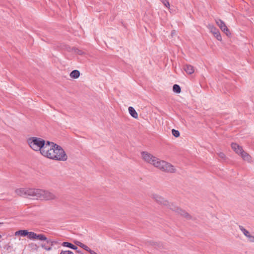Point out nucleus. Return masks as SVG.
<instances>
[{"instance_id": "4468645a", "label": "nucleus", "mask_w": 254, "mask_h": 254, "mask_svg": "<svg viewBox=\"0 0 254 254\" xmlns=\"http://www.w3.org/2000/svg\"><path fill=\"white\" fill-rule=\"evenodd\" d=\"M80 76V72L78 70H74L72 71L70 73V77L76 79L78 78Z\"/></svg>"}, {"instance_id": "9d476101", "label": "nucleus", "mask_w": 254, "mask_h": 254, "mask_svg": "<svg viewBox=\"0 0 254 254\" xmlns=\"http://www.w3.org/2000/svg\"><path fill=\"white\" fill-rule=\"evenodd\" d=\"M43 241H45V243L41 244V247L47 251H51L52 250V246L53 245V241L47 238V240H44Z\"/></svg>"}, {"instance_id": "aec40b11", "label": "nucleus", "mask_w": 254, "mask_h": 254, "mask_svg": "<svg viewBox=\"0 0 254 254\" xmlns=\"http://www.w3.org/2000/svg\"><path fill=\"white\" fill-rule=\"evenodd\" d=\"M27 238L30 240H34L35 233L33 232H28Z\"/></svg>"}, {"instance_id": "a211bd4d", "label": "nucleus", "mask_w": 254, "mask_h": 254, "mask_svg": "<svg viewBox=\"0 0 254 254\" xmlns=\"http://www.w3.org/2000/svg\"><path fill=\"white\" fill-rule=\"evenodd\" d=\"M28 231L26 230H21L16 231L15 233V235H20L22 236H26L28 234Z\"/></svg>"}, {"instance_id": "412c9836", "label": "nucleus", "mask_w": 254, "mask_h": 254, "mask_svg": "<svg viewBox=\"0 0 254 254\" xmlns=\"http://www.w3.org/2000/svg\"><path fill=\"white\" fill-rule=\"evenodd\" d=\"M76 244L78 246H79V247H80L81 248H82L83 249H84L85 250H86V251H87V250H88V249H89V247H87V246H86L85 245L82 244L81 242H77L76 243Z\"/></svg>"}, {"instance_id": "b1692460", "label": "nucleus", "mask_w": 254, "mask_h": 254, "mask_svg": "<svg viewBox=\"0 0 254 254\" xmlns=\"http://www.w3.org/2000/svg\"><path fill=\"white\" fill-rule=\"evenodd\" d=\"M161 1L166 7H170V3L168 0H161Z\"/></svg>"}, {"instance_id": "423d86ee", "label": "nucleus", "mask_w": 254, "mask_h": 254, "mask_svg": "<svg viewBox=\"0 0 254 254\" xmlns=\"http://www.w3.org/2000/svg\"><path fill=\"white\" fill-rule=\"evenodd\" d=\"M231 147L233 150L237 154L240 155L244 161L248 162H252L253 161L252 157L243 150L242 146L236 143H232Z\"/></svg>"}, {"instance_id": "9b49d317", "label": "nucleus", "mask_w": 254, "mask_h": 254, "mask_svg": "<svg viewBox=\"0 0 254 254\" xmlns=\"http://www.w3.org/2000/svg\"><path fill=\"white\" fill-rule=\"evenodd\" d=\"M184 69L189 74H191L194 71L193 66L190 64H186L184 65Z\"/></svg>"}, {"instance_id": "f03ea898", "label": "nucleus", "mask_w": 254, "mask_h": 254, "mask_svg": "<svg viewBox=\"0 0 254 254\" xmlns=\"http://www.w3.org/2000/svg\"><path fill=\"white\" fill-rule=\"evenodd\" d=\"M48 146L44 151V156L54 160L65 161L67 159V155L64 149L60 145L48 141Z\"/></svg>"}, {"instance_id": "bb28decb", "label": "nucleus", "mask_w": 254, "mask_h": 254, "mask_svg": "<svg viewBox=\"0 0 254 254\" xmlns=\"http://www.w3.org/2000/svg\"><path fill=\"white\" fill-rule=\"evenodd\" d=\"M87 251L90 253V254H97L95 251L91 250L89 248L88 250H87Z\"/></svg>"}, {"instance_id": "6e6552de", "label": "nucleus", "mask_w": 254, "mask_h": 254, "mask_svg": "<svg viewBox=\"0 0 254 254\" xmlns=\"http://www.w3.org/2000/svg\"><path fill=\"white\" fill-rule=\"evenodd\" d=\"M240 230L243 233L244 235L247 238L248 241L251 243H254V235L251 232L246 230L243 226H239Z\"/></svg>"}, {"instance_id": "39448f33", "label": "nucleus", "mask_w": 254, "mask_h": 254, "mask_svg": "<svg viewBox=\"0 0 254 254\" xmlns=\"http://www.w3.org/2000/svg\"><path fill=\"white\" fill-rule=\"evenodd\" d=\"M56 197L55 194L52 192L42 189H35L34 199L49 200L55 199Z\"/></svg>"}, {"instance_id": "7ed1b4c3", "label": "nucleus", "mask_w": 254, "mask_h": 254, "mask_svg": "<svg viewBox=\"0 0 254 254\" xmlns=\"http://www.w3.org/2000/svg\"><path fill=\"white\" fill-rule=\"evenodd\" d=\"M151 197L155 200L157 202L163 204L164 205L167 206L170 209L173 211H176L181 215L183 216L187 219H190V216L185 211L180 209L177 206H175L174 204H170L167 200L164 198L160 196V195L156 193H152L151 195Z\"/></svg>"}, {"instance_id": "20e7f679", "label": "nucleus", "mask_w": 254, "mask_h": 254, "mask_svg": "<svg viewBox=\"0 0 254 254\" xmlns=\"http://www.w3.org/2000/svg\"><path fill=\"white\" fill-rule=\"evenodd\" d=\"M27 143L29 146L35 151H40L41 154L44 156V151L48 146V141H45L44 139L36 137H31L27 139Z\"/></svg>"}, {"instance_id": "c85d7f7f", "label": "nucleus", "mask_w": 254, "mask_h": 254, "mask_svg": "<svg viewBox=\"0 0 254 254\" xmlns=\"http://www.w3.org/2000/svg\"><path fill=\"white\" fill-rule=\"evenodd\" d=\"M32 245L34 246L36 248V249H37L38 248V247L36 244H32Z\"/></svg>"}, {"instance_id": "2eb2a0df", "label": "nucleus", "mask_w": 254, "mask_h": 254, "mask_svg": "<svg viewBox=\"0 0 254 254\" xmlns=\"http://www.w3.org/2000/svg\"><path fill=\"white\" fill-rule=\"evenodd\" d=\"M68 50L69 51H72L74 53H75V54H78L79 55H82L84 53V52L82 51V50H81L80 49H78L77 48H76L75 47H73L72 48H69V49Z\"/></svg>"}, {"instance_id": "f257e3e1", "label": "nucleus", "mask_w": 254, "mask_h": 254, "mask_svg": "<svg viewBox=\"0 0 254 254\" xmlns=\"http://www.w3.org/2000/svg\"><path fill=\"white\" fill-rule=\"evenodd\" d=\"M140 154L142 159L146 163L164 172H175V169L170 163L160 160L147 151H142Z\"/></svg>"}, {"instance_id": "1a4fd4ad", "label": "nucleus", "mask_w": 254, "mask_h": 254, "mask_svg": "<svg viewBox=\"0 0 254 254\" xmlns=\"http://www.w3.org/2000/svg\"><path fill=\"white\" fill-rule=\"evenodd\" d=\"M215 22L217 25L219 27L222 31H223L227 36L231 35V33L229 31L228 28L226 25L225 23L221 19H216Z\"/></svg>"}, {"instance_id": "cd10ccee", "label": "nucleus", "mask_w": 254, "mask_h": 254, "mask_svg": "<svg viewBox=\"0 0 254 254\" xmlns=\"http://www.w3.org/2000/svg\"><path fill=\"white\" fill-rule=\"evenodd\" d=\"M175 33H176V32H175V30L172 31V32H171V35H172V36H173V35L175 34Z\"/></svg>"}, {"instance_id": "4be33fe9", "label": "nucleus", "mask_w": 254, "mask_h": 254, "mask_svg": "<svg viewBox=\"0 0 254 254\" xmlns=\"http://www.w3.org/2000/svg\"><path fill=\"white\" fill-rule=\"evenodd\" d=\"M172 133L176 137H179L180 134V132L178 130H176L175 129H173L172 130Z\"/></svg>"}, {"instance_id": "dca6fc26", "label": "nucleus", "mask_w": 254, "mask_h": 254, "mask_svg": "<svg viewBox=\"0 0 254 254\" xmlns=\"http://www.w3.org/2000/svg\"><path fill=\"white\" fill-rule=\"evenodd\" d=\"M62 246L64 247L70 248L73 250L77 249V247H76L75 246L73 245V244H72L71 243H69V242H63L62 244Z\"/></svg>"}, {"instance_id": "c756f323", "label": "nucleus", "mask_w": 254, "mask_h": 254, "mask_svg": "<svg viewBox=\"0 0 254 254\" xmlns=\"http://www.w3.org/2000/svg\"><path fill=\"white\" fill-rule=\"evenodd\" d=\"M1 237V235H0V238Z\"/></svg>"}, {"instance_id": "0eeeda50", "label": "nucleus", "mask_w": 254, "mask_h": 254, "mask_svg": "<svg viewBox=\"0 0 254 254\" xmlns=\"http://www.w3.org/2000/svg\"><path fill=\"white\" fill-rule=\"evenodd\" d=\"M35 189L33 188H20L15 190V193L21 196L34 199Z\"/></svg>"}, {"instance_id": "ddd939ff", "label": "nucleus", "mask_w": 254, "mask_h": 254, "mask_svg": "<svg viewBox=\"0 0 254 254\" xmlns=\"http://www.w3.org/2000/svg\"><path fill=\"white\" fill-rule=\"evenodd\" d=\"M35 240L43 241L44 240H47V237L44 234H37L36 233H35L34 240Z\"/></svg>"}, {"instance_id": "393cba45", "label": "nucleus", "mask_w": 254, "mask_h": 254, "mask_svg": "<svg viewBox=\"0 0 254 254\" xmlns=\"http://www.w3.org/2000/svg\"><path fill=\"white\" fill-rule=\"evenodd\" d=\"M60 254H74V253L70 251H62Z\"/></svg>"}, {"instance_id": "a878e982", "label": "nucleus", "mask_w": 254, "mask_h": 254, "mask_svg": "<svg viewBox=\"0 0 254 254\" xmlns=\"http://www.w3.org/2000/svg\"><path fill=\"white\" fill-rule=\"evenodd\" d=\"M218 155H219V156L220 158H222V159H224V158H225V154H224L223 153H222V152H220V153H218Z\"/></svg>"}, {"instance_id": "f3484780", "label": "nucleus", "mask_w": 254, "mask_h": 254, "mask_svg": "<svg viewBox=\"0 0 254 254\" xmlns=\"http://www.w3.org/2000/svg\"><path fill=\"white\" fill-rule=\"evenodd\" d=\"M208 28L209 29L210 31L213 34H216V33L218 31V29H217L212 24H209L207 25Z\"/></svg>"}, {"instance_id": "f8f14e48", "label": "nucleus", "mask_w": 254, "mask_h": 254, "mask_svg": "<svg viewBox=\"0 0 254 254\" xmlns=\"http://www.w3.org/2000/svg\"><path fill=\"white\" fill-rule=\"evenodd\" d=\"M128 110L129 113L131 117H132L134 119L138 118V114L137 113V112H136V111L133 107H129L128 108Z\"/></svg>"}, {"instance_id": "5701e85b", "label": "nucleus", "mask_w": 254, "mask_h": 254, "mask_svg": "<svg viewBox=\"0 0 254 254\" xmlns=\"http://www.w3.org/2000/svg\"><path fill=\"white\" fill-rule=\"evenodd\" d=\"M214 35L215 36V37H216V38L219 40V41H221L222 40V38H221V36L220 34V32L219 31H217L216 34H214Z\"/></svg>"}, {"instance_id": "6ab92c4d", "label": "nucleus", "mask_w": 254, "mask_h": 254, "mask_svg": "<svg viewBox=\"0 0 254 254\" xmlns=\"http://www.w3.org/2000/svg\"><path fill=\"white\" fill-rule=\"evenodd\" d=\"M173 90L174 92L180 93L181 91V87L178 84H174L173 87Z\"/></svg>"}]
</instances>
